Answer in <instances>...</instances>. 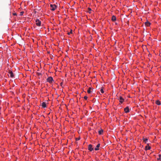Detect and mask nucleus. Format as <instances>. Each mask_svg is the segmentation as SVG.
Instances as JSON below:
<instances>
[{"label":"nucleus","mask_w":161,"mask_h":161,"mask_svg":"<svg viewBox=\"0 0 161 161\" xmlns=\"http://www.w3.org/2000/svg\"><path fill=\"white\" fill-rule=\"evenodd\" d=\"M50 6L51 7L50 9L52 11H54L57 7L55 4H51Z\"/></svg>","instance_id":"1"},{"label":"nucleus","mask_w":161,"mask_h":161,"mask_svg":"<svg viewBox=\"0 0 161 161\" xmlns=\"http://www.w3.org/2000/svg\"><path fill=\"white\" fill-rule=\"evenodd\" d=\"M117 98L119 100V102L121 103H123L124 100V99L121 96H120L119 97L117 96Z\"/></svg>","instance_id":"2"},{"label":"nucleus","mask_w":161,"mask_h":161,"mask_svg":"<svg viewBox=\"0 0 161 161\" xmlns=\"http://www.w3.org/2000/svg\"><path fill=\"white\" fill-rule=\"evenodd\" d=\"M47 81L50 83H52L53 81V79L52 77H49L47 79Z\"/></svg>","instance_id":"3"},{"label":"nucleus","mask_w":161,"mask_h":161,"mask_svg":"<svg viewBox=\"0 0 161 161\" xmlns=\"http://www.w3.org/2000/svg\"><path fill=\"white\" fill-rule=\"evenodd\" d=\"M36 24L38 26H40L41 24V22L39 19H37L36 21Z\"/></svg>","instance_id":"4"},{"label":"nucleus","mask_w":161,"mask_h":161,"mask_svg":"<svg viewBox=\"0 0 161 161\" xmlns=\"http://www.w3.org/2000/svg\"><path fill=\"white\" fill-rule=\"evenodd\" d=\"M88 149L90 151H92L93 150V148L92 147V145L91 144H90L88 146Z\"/></svg>","instance_id":"5"},{"label":"nucleus","mask_w":161,"mask_h":161,"mask_svg":"<svg viewBox=\"0 0 161 161\" xmlns=\"http://www.w3.org/2000/svg\"><path fill=\"white\" fill-rule=\"evenodd\" d=\"M9 74L11 77L13 78L14 77L13 73L10 70H9Z\"/></svg>","instance_id":"6"},{"label":"nucleus","mask_w":161,"mask_h":161,"mask_svg":"<svg viewBox=\"0 0 161 161\" xmlns=\"http://www.w3.org/2000/svg\"><path fill=\"white\" fill-rule=\"evenodd\" d=\"M124 111H125V112L126 113H127L129 112V108L128 107H126L124 109Z\"/></svg>","instance_id":"7"},{"label":"nucleus","mask_w":161,"mask_h":161,"mask_svg":"<svg viewBox=\"0 0 161 161\" xmlns=\"http://www.w3.org/2000/svg\"><path fill=\"white\" fill-rule=\"evenodd\" d=\"M116 17L114 15H113L111 19L112 21H114L116 20Z\"/></svg>","instance_id":"8"},{"label":"nucleus","mask_w":161,"mask_h":161,"mask_svg":"<svg viewBox=\"0 0 161 161\" xmlns=\"http://www.w3.org/2000/svg\"><path fill=\"white\" fill-rule=\"evenodd\" d=\"M100 145V144H99V143L96 146V147L95 148V150L96 151L98 150L99 147Z\"/></svg>","instance_id":"9"},{"label":"nucleus","mask_w":161,"mask_h":161,"mask_svg":"<svg viewBox=\"0 0 161 161\" xmlns=\"http://www.w3.org/2000/svg\"><path fill=\"white\" fill-rule=\"evenodd\" d=\"M145 24L146 26H149L150 25L151 23L148 21H147L145 23Z\"/></svg>","instance_id":"10"},{"label":"nucleus","mask_w":161,"mask_h":161,"mask_svg":"<svg viewBox=\"0 0 161 161\" xmlns=\"http://www.w3.org/2000/svg\"><path fill=\"white\" fill-rule=\"evenodd\" d=\"M42 106L43 108H46V103L45 102H43L42 103Z\"/></svg>","instance_id":"11"},{"label":"nucleus","mask_w":161,"mask_h":161,"mask_svg":"<svg viewBox=\"0 0 161 161\" xmlns=\"http://www.w3.org/2000/svg\"><path fill=\"white\" fill-rule=\"evenodd\" d=\"M151 149V147L148 145L146 146L145 147V150H149Z\"/></svg>","instance_id":"12"},{"label":"nucleus","mask_w":161,"mask_h":161,"mask_svg":"<svg viewBox=\"0 0 161 161\" xmlns=\"http://www.w3.org/2000/svg\"><path fill=\"white\" fill-rule=\"evenodd\" d=\"M98 134L99 135H102L103 133V129H101V130H99L98 131Z\"/></svg>","instance_id":"13"},{"label":"nucleus","mask_w":161,"mask_h":161,"mask_svg":"<svg viewBox=\"0 0 161 161\" xmlns=\"http://www.w3.org/2000/svg\"><path fill=\"white\" fill-rule=\"evenodd\" d=\"M156 103L158 105H160L161 103H160V102L158 100H157L156 101Z\"/></svg>","instance_id":"14"},{"label":"nucleus","mask_w":161,"mask_h":161,"mask_svg":"<svg viewBox=\"0 0 161 161\" xmlns=\"http://www.w3.org/2000/svg\"><path fill=\"white\" fill-rule=\"evenodd\" d=\"M148 139L147 138H143V142L146 143L147 142V141Z\"/></svg>","instance_id":"15"},{"label":"nucleus","mask_w":161,"mask_h":161,"mask_svg":"<svg viewBox=\"0 0 161 161\" xmlns=\"http://www.w3.org/2000/svg\"><path fill=\"white\" fill-rule=\"evenodd\" d=\"M91 87H89L88 89L87 90V92L88 93H90L91 92Z\"/></svg>","instance_id":"16"},{"label":"nucleus","mask_w":161,"mask_h":161,"mask_svg":"<svg viewBox=\"0 0 161 161\" xmlns=\"http://www.w3.org/2000/svg\"><path fill=\"white\" fill-rule=\"evenodd\" d=\"M100 91L102 93H103L104 92L103 90V89L102 88L101 89V90H100Z\"/></svg>","instance_id":"17"},{"label":"nucleus","mask_w":161,"mask_h":161,"mask_svg":"<svg viewBox=\"0 0 161 161\" xmlns=\"http://www.w3.org/2000/svg\"><path fill=\"white\" fill-rule=\"evenodd\" d=\"M158 156H159L158 158H157V160H159L160 159V158H161V155L160 154H159L158 155Z\"/></svg>","instance_id":"18"},{"label":"nucleus","mask_w":161,"mask_h":161,"mask_svg":"<svg viewBox=\"0 0 161 161\" xmlns=\"http://www.w3.org/2000/svg\"><path fill=\"white\" fill-rule=\"evenodd\" d=\"M24 12L23 11L21 12L20 13V15H23V14L24 13Z\"/></svg>","instance_id":"19"},{"label":"nucleus","mask_w":161,"mask_h":161,"mask_svg":"<svg viewBox=\"0 0 161 161\" xmlns=\"http://www.w3.org/2000/svg\"><path fill=\"white\" fill-rule=\"evenodd\" d=\"M72 33V30H71V31L70 32L68 33L67 34L68 35H69L70 34Z\"/></svg>","instance_id":"20"},{"label":"nucleus","mask_w":161,"mask_h":161,"mask_svg":"<svg viewBox=\"0 0 161 161\" xmlns=\"http://www.w3.org/2000/svg\"><path fill=\"white\" fill-rule=\"evenodd\" d=\"M84 98L86 100L87 99V97L86 96H85L84 97Z\"/></svg>","instance_id":"21"},{"label":"nucleus","mask_w":161,"mask_h":161,"mask_svg":"<svg viewBox=\"0 0 161 161\" xmlns=\"http://www.w3.org/2000/svg\"><path fill=\"white\" fill-rule=\"evenodd\" d=\"M13 15H16L17 14H16V13H13Z\"/></svg>","instance_id":"22"},{"label":"nucleus","mask_w":161,"mask_h":161,"mask_svg":"<svg viewBox=\"0 0 161 161\" xmlns=\"http://www.w3.org/2000/svg\"><path fill=\"white\" fill-rule=\"evenodd\" d=\"M88 9L89 11H91L92 10L91 9V8H88Z\"/></svg>","instance_id":"23"},{"label":"nucleus","mask_w":161,"mask_h":161,"mask_svg":"<svg viewBox=\"0 0 161 161\" xmlns=\"http://www.w3.org/2000/svg\"><path fill=\"white\" fill-rule=\"evenodd\" d=\"M79 140V139H78V138H76V140Z\"/></svg>","instance_id":"24"}]
</instances>
